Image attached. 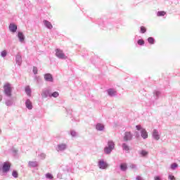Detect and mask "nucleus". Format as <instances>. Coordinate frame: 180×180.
Returning a JSON list of instances; mask_svg holds the SVG:
<instances>
[{
    "instance_id": "1",
    "label": "nucleus",
    "mask_w": 180,
    "mask_h": 180,
    "mask_svg": "<svg viewBox=\"0 0 180 180\" xmlns=\"http://www.w3.org/2000/svg\"><path fill=\"white\" fill-rule=\"evenodd\" d=\"M4 89L6 96L11 98V96H12V87L11 86V84L9 83H6L4 86Z\"/></svg>"
},
{
    "instance_id": "2",
    "label": "nucleus",
    "mask_w": 180,
    "mask_h": 180,
    "mask_svg": "<svg viewBox=\"0 0 180 180\" xmlns=\"http://www.w3.org/2000/svg\"><path fill=\"white\" fill-rule=\"evenodd\" d=\"M1 169L4 175L8 174L11 171V163L9 162H4L1 165Z\"/></svg>"
},
{
    "instance_id": "3",
    "label": "nucleus",
    "mask_w": 180,
    "mask_h": 180,
    "mask_svg": "<svg viewBox=\"0 0 180 180\" xmlns=\"http://www.w3.org/2000/svg\"><path fill=\"white\" fill-rule=\"evenodd\" d=\"M98 167L100 169H108L109 168V164L103 159L99 160L98 162Z\"/></svg>"
},
{
    "instance_id": "4",
    "label": "nucleus",
    "mask_w": 180,
    "mask_h": 180,
    "mask_svg": "<svg viewBox=\"0 0 180 180\" xmlns=\"http://www.w3.org/2000/svg\"><path fill=\"white\" fill-rule=\"evenodd\" d=\"M56 56L59 60H67V56H65L64 52L60 49H56Z\"/></svg>"
},
{
    "instance_id": "5",
    "label": "nucleus",
    "mask_w": 180,
    "mask_h": 180,
    "mask_svg": "<svg viewBox=\"0 0 180 180\" xmlns=\"http://www.w3.org/2000/svg\"><path fill=\"white\" fill-rule=\"evenodd\" d=\"M68 148V146L66 143H58L56 146V151H65V149Z\"/></svg>"
},
{
    "instance_id": "6",
    "label": "nucleus",
    "mask_w": 180,
    "mask_h": 180,
    "mask_svg": "<svg viewBox=\"0 0 180 180\" xmlns=\"http://www.w3.org/2000/svg\"><path fill=\"white\" fill-rule=\"evenodd\" d=\"M44 78L46 82H54V77H53V75H51V73L44 74Z\"/></svg>"
},
{
    "instance_id": "7",
    "label": "nucleus",
    "mask_w": 180,
    "mask_h": 180,
    "mask_svg": "<svg viewBox=\"0 0 180 180\" xmlns=\"http://www.w3.org/2000/svg\"><path fill=\"white\" fill-rule=\"evenodd\" d=\"M51 94V90H50V89H46L42 90V93L41 94V96H42V98H50V95Z\"/></svg>"
},
{
    "instance_id": "8",
    "label": "nucleus",
    "mask_w": 180,
    "mask_h": 180,
    "mask_svg": "<svg viewBox=\"0 0 180 180\" xmlns=\"http://www.w3.org/2000/svg\"><path fill=\"white\" fill-rule=\"evenodd\" d=\"M8 29L11 33H16V32H18V25L13 22H11L8 26Z\"/></svg>"
},
{
    "instance_id": "9",
    "label": "nucleus",
    "mask_w": 180,
    "mask_h": 180,
    "mask_svg": "<svg viewBox=\"0 0 180 180\" xmlns=\"http://www.w3.org/2000/svg\"><path fill=\"white\" fill-rule=\"evenodd\" d=\"M133 139V134L131 131H127L124 133V141H130Z\"/></svg>"
},
{
    "instance_id": "10",
    "label": "nucleus",
    "mask_w": 180,
    "mask_h": 180,
    "mask_svg": "<svg viewBox=\"0 0 180 180\" xmlns=\"http://www.w3.org/2000/svg\"><path fill=\"white\" fill-rule=\"evenodd\" d=\"M152 137L154 139V140H156V141H158L160 139V133L158 132V130L153 129L152 133Z\"/></svg>"
},
{
    "instance_id": "11",
    "label": "nucleus",
    "mask_w": 180,
    "mask_h": 180,
    "mask_svg": "<svg viewBox=\"0 0 180 180\" xmlns=\"http://www.w3.org/2000/svg\"><path fill=\"white\" fill-rule=\"evenodd\" d=\"M17 37L18 38L19 41H20V43H23V41H25V34H23L22 32L18 31Z\"/></svg>"
},
{
    "instance_id": "12",
    "label": "nucleus",
    "mask_w": 180,
    "mask_h": 180,
    "mask_svg": "<svg viewBox=\"0 0 180 180\" xmlns=\"http://www.w3.org/2000/svg\"><path fill=\"white\" fill-rule=\"evenodd\" d=\"M39 167V162L37 161H29L28 167L29 168H37Z\"/></svg>"
},
{
    "instance_id": "13",
    "label": "nucleus",
    "mask_w": 180,
    "mask_h": 180,
    "mask_svg": "<svg viewBox=\"0 0 180 180\" xmlns=\"http://www.w3.org/2000/svg\"><path fill=\"white\" fill-rule=\"evenodd\" d=\"M96 129L98 131H103L105 130V125L102 123H97L96 124Z\"/></svg>"
},
{
    "instance_id": "14",
    "label": "nucleus",
    "mask_w": 180,
    "mask_h": 180,
    "mask_svg": "<svg viewBox=\"0 0 180 180\" xmlns=\"http://www.w3.org/2000/svg\"><path fill=\"white\" fill-rule=\"evenodd\" d=\"M25 106L28 110H32L33 109V104L32 103V101H30V99L26 100Z\"/></svg>"
},
{
    "instance_id": "15",
    "label": "nucleus",
    "mask_w": 180,
    "mask_h": 180,
    "mask_svg": "<svg viewBox=\"0 0 180 180\" xmlns=\"http://www.w3.org/2000/svg\"><path fill=\"white\" fill-rule=\"evenodd\" d=\"M15 63L18 64V65H22V56L20 55V53H18L15 56Z\"/></svg>"
},
{
    "instance_id": "16",
    "label": "nucleus",
    "mask_w": 180,
    "mask_h": 180,
    "mask_svg": "<svg viewBox=\"0 0 180 180\" xmlns=\"http://www.w3.org/2000/svg\"><path fill=\"white\" fill-rule=\"evenodd\" d=\"M44 25L45 27H46L47 29H49L50 30H51V29H53V25L51 24V22H50L47 20H44Z\"/></svg>"
},
{
    "instance_id": "17",
    "label": "nucleus",
    "mask_w": 180,
    "mask_h": 180,
    "mask_svg": "<svg viewBox=\"0 0 180 180\" xmlns=\"http://www.w3.org/2000/svg\"><path fill=\"white\" fill-rule=\"evenodd\" d=\"M141 136L142 139L146 140V139H148V133H147V131L145 129H141Z\"/></svg>"
},
{
    "instance_id": "18",
    "label": "nucleus",
    "mask_w": 180,
    "mask_h": 180,
    "mask_svg": "<svg viewBox=\"0 0 180 180\" xmlns=\"http://www.w3.org/2000/svg\"><path fill=\"white\" fill-rule=\"evenodd\" d=\"M120 169L122 171V172H126L127 171V163H121L120 165Z\"/></svg>"
},
{
    "instance_id": "19",
    "label": "nucleus",
    "mask_w": 180,
    "mask_h": 180,
    "mask_svg": "<svg viewBox=\"0 0 180 180\" xmlns=\"http://www.w3.org/2000/svg\"><path fill=\"white\" fill-rule=\"evenodd\" d=\"M108 96H115L116 91H114L113 89H108L107 90Z\"/></svg>"
},
{
    "instance_id": "20",
    "label": "nucleus",
    "mask_w": 180,
    "mask_h": 180,
    "mask_svg": "<svg viewBox=\"0 0 180 180\" xmlns=\"http://www.w3.org/2000/svg\"><path fill=\"white\" fill-rule=\"evenodd\" d=\"M114 149H112V148H109L108 146H105L104 148V153L105 154H106L107 155H109V154H110L112 153V151H113Z\"/></svg>"
},
{
    "instance_id": "21",
    "label": "nucleus",
    "mask_w": 180,
    "mask_h": 180,
    "mask_svg": "<svg viewBox=\"0 0 180 180\" xmlns=\"http://www.w3.org/2000/svg\"><path fill=\"white\" fill-rule=\"evenodd\" d=\"M107 147L115 150V142L113 141H108Z\"/></svg>"
},
{
    "instance_id": "22",
    "label": "nucleus",
    "mask_w": 180,
    "mask_h": 180,
    "mask_svg": "<svg viewBox=\"0 0 180 180\" xmlns=\"http://www.w3.org/2000/svg\"><path fill=\"white\" fill-rule=\"evenodd\" d=\"M25 91L28 96H30V95H32V89H30V86H27L25 89Z\"/></svg>"
},
{
    "instance_id": "23",
    "label": "nucleus",
    "mask_w": 180,
    "mask_h": 180,
    "mask_svg": "<svg viewBox=\"0 0 180 180\" xmlns=\"http://www.w3.org/2000/svg\"><path fill=\"white\" fill-rule=\"evenodd\" d=\"M160 95H161V92H160L159 91L155 90L153 91V96L155 99H158V98H160Z\"/></svg>"
},
{
    "instance_id": "24",
    "label": "nucleus",
    "mask_w": 180,
    "mask_h": 180,
    "mask_svg": "<svg viewBox=\"0 0 180 180\" xmlns=\"http://www.w3.org/2000/svg\"><path fill=\"white\" fill-rule=\"evenodd\" d=\"M58 96H60L58 91H54L50 94V98H58Z\"/></svg>"
},
{
    "instance_id": "25",
    "label": "nucleus",
    "mask_w": 180,
    "mask_h": 180,
    "mask_svg": "<svg viewBox=\"0 0 180 180\" xmlns=\"http://www.w3.org/2000/svg\"><path fill=\"white\" fill-rule=\"evenodd\" d=\"M147 40L149 44H155V39H154V37H150Z\"/></svg>"
},
{
    "instance_id": "26",
    "label": "nucleus",
    "mask_w": 180,
    "mask_h": 180,
    "mask_svg": "<svg viewBox=\"0 0 180 180\" xmlns=\"http://www.w3.org/2000/svg\"><path fill=\"white\" fill-rule=\"evenodd\" d=\"M178 163L176 162H173L170 165V169L172 170V171H175V169H176V168H178Z\"/></svg>"
},
{
    "instance_id": "27",
    "label": "nucleus",
    "mask_w": 180,
    "mask_h": 180,
    "mask_svg": "<svg viewBox=\"0 0 180 180\" xmlns=\"http://www.w3.org/2000/svg\"><path fill=\"white\" fill-rule=\"evenodd\" d=\"M5 104L6 106H12L13 105V99H7L6 100Z\"/></svg>"
},
{
    "instance_id": "28",
    "label": "nucleus",
    "mask_w": 180,
    "mask_h": 180,
    "mask_svg": "<svg viewBox=\"0 0 180 180\" xmlns=\"http://www.w3.org/2000/svg\"><path fill=\"white\" fill-rule=\"evenodd\" d=\"M139 154L141 155V157H147V155H148V152H147L146 150H142L139 151Z\"/></svg>"
},
{
    "instance_id": "29",
    "label": "nucleus",
    "mask_w": 180,
    "mask_h": 180,
    "mask_svg": "<svg viewBox=\"0 0 180 180\" xmlns=\"http://www.w3.org/2000/svg\"><path fill=\"white\" fill-rule=\"evenodd\" d=\"M45 178H46V179H54V176H53V174L51 173H46L45 174Z\"/></svg>"
},
{
    "instance_id": "30",
    "label": "nucleus",
    "mask_w": 180,
    "mask_h": 180,
    "mask_svg": "<svg viewBox=\"0 0 180 180\" xmlns=\"http://www.w3.org/2000/svg\"><path fill=\"white\" fill-rule=\"evenodd\" d=\"M122 149L124 151H129L130 148L127 143H122Z\"/></svg>"
},
{
    "instance_id": "31",
    "label": "nucleus",
    "mask_w": 180,
    "mask_h": 180,
    "mask_svg": "<svg viewBox=\"0 0 180 180\" xmlns=\"http://www.w3.org/2000/svg\"><path fill=\"white\" fill-rule=\"evenodd\" d=\"M137 44L139 46H144V44H146V42L144 41V39H138Z\"/></svg>"
},
{
    "instance_id": "32",
    "label": "nucleus",
    "mask_w": 180,
    "mask_h": 180,
    "mask_svg": "<svg viewBox=\"0 0 180 180\" xmlns=\"http://www.w3.org/2000/svg\"><path fill=\"white\" fill-rule=\"evenodd\" d=\"M6 56H8V51H6V50H4L1 52V57H2L3 58H5Z\"/></svg>"
},
{
    "instance_id": "33",
    "label": "nucleus",
    "mask_w": 180,
    "mask_h": 180,
    "mask_svg": "<svg viewBox=\"0 0 180 180\" xmlns=\"http://www.w3.org/2000/svg\"><path fill=\"white\" fill-rule=\"evenodd\" d=\"M34 80L36 81L37 84H41V78L40 77V76H35Z\"/></svg>"
},
{
    "instance_id": "34",
    "label": "nucleus",
    "mask_w": 180,
    "mask_h": 180,
    "mask_svg": "<svg viewBox=\"0 0 180 180\" xmlns=\"http://www.w3.org/2000/svg\"><path fill=\"white\" fill-rule=\"evenodd\" d=\"M166 13L165 11H158L157 16H165Z\"/></svg>"
},
{
    "instance_id": "35",
    "label": "nucleus",
    "mask_w": 180,
    "mask_h": 180,
    "mask_svg": "<svg viewBox=\"0 0 180 180\" xmlns=\"http://www.w3.org/2000/svg\"><path fill=\"white\" fill-rule=\"evenodd\" d=\"M146 32H147V28H146V27H144V26H141L140 27V32L142 34H144V33H146Z\"/></svg>"
},
{
    "instance_id": "36",
    "label": "nucleus",
    "mask_w": 180,
    "mask_h": 180,
    "mask_svg": "<svg viewBox=\"0 0 180 180\" xmlns=\"http://www.w3.org/2000/svg\"><path fill=\"white\" fill-rule=\"evenodd\" d=\"M12 176H13V178H18V176H19V174H18V171L13 170Z\"/></svg>"
},
{
    "instance_id": "37",
    "label": "nucleus",
    "mask_w": 180,
    "mask_h": 180,
    "mask_svg": "<svg viewBox=\"0 0 180 180\" xmlns=\"http://www.w3.org/2000/svg\"><path fill=\"white\" fill-rule=\"evenodd\" d=\"M70 136L72 137H77V131L75 130H70Z\"/></svg>"
},
{
    "instance_id": "38",
    "label": "nucleus",
    "mask_w": 180,
    "mask_h": 180,
    "mask_svg": "<svg viewBox=\"0 0 180 180\" xmlns=\"http://www.w3.org/2000/svg\"><path fill=\"white\" fill-rule=\"evenodd\" d=\"M39 70L37 69V67L34 66L32 69V72L34 75H37Z\"/></svg>"
},
{
    "instance_id": "39",
    "label": "nucleus",
    "mask_w": 180,
    "mask_h": 180,
    "mask_svg": "<svg viewBox=\"0 0 180 180\" xmlns=\"http://www.w3.org/2000/svg\"><path fill=\"white\" fill-rule=\"evenodd\" d=\"M136 130H138V131H141V130L144 129V128H143L141 125H136Z\"/></svg>"
},
{
    "instance_id": "40",
    "label": "nucleus",
    "mask_w": 180,
    "mask_h": 180,
    "mask_svg": "<svg viewBox=\"0 0 180 180\" xmlns=\"http://www.w3.org/2000/svg\"><path fill=\"white\" fill-rule=\"evenodd\" d=\"M134 136H135L136 139H140V132L137 131H134Z\"/></svg>"
},
{
    "instance_id": "41",
    "label": "nucleus",
    "mask_w": 180,
    "mask_h": 180,
    "mask_svg": "<svg viewBox=\"0 0 180 180\" xmlns=\"http://www.w3.org/2000/svg\"><path fill=\"white\" fill-rule=\"evenodd\" d=\"M168 179H169V180H176V178H175V176H174L172 174H169Z\"/></svg>"
},
{
    "instance_id": "42",
    "label": "nucleus",
    "mask_w": 180,
    "mask_h": 180,
    "mask_svg": "<svg viewBox=\"0 0 180 180\" xmlns=\"http://www.w3.org/2000/svg\"><path fill=\"white\" fill-rule=\"evenodd\" d=\"M39 157H40L41 160H44V158H46V155L44 153H41L39 155Z\"/></svg>"
},
{
    "instance_id": "43",
    "label": "nucleus",
    "mask_w": 180,
    "mask_h": 180,
    "mask_svg": "<svg viewBox=\"0 0 180 180\" xmlns=\"http://www.w3.org/2000/svg\"><path fill=\"white\" fill-rule=\"evenodd\" d=\"M129 167L131 169H136V168H137V166L134 164H132L129 166Z\"/></svg>"
},
{
    "instance_id": "44",
    "label": "nucleus",
    "mask_w": 180,
    "mask_h": 180,
    "mask_svg": "<svg viewBox=\"0 0 180 180\" xmlns=\"http://www.w3.org/2000/svg\"><path fill=\"white\" fill-rule=\"evenodd\" d=\"M136 180H144V179H143V177H141V176H136Z\"/></svg>"
},
{
    "instance_id": "45",
    "label": "nucleus",
    "mask_w": 180,
    "mask_h": 180,
    "mask_svg": "<svg viewBox=\"0 0 180 180\" xmlns=\"http://www.w3.org/2000/svg\"><path fill=\"white\" fill-rule=\"evenodd\" d=\"M154 180H162V179H161V177L160 176H155L154 177Z\"/></svg>"
},
{
    "instance_id": "46",
    "label": "nucleus",
    "mask_w": 180,
    "mask_h": 180,
    "mask_svg": "<svg viewBox=\"0 0 180 180\" xmlns=\"http://www.w3.org/2000/svg\"><path fill=\"white\" fill-rule=\"evenodd\" d=\"M63 171H66L67 172H68V171H70V168H68V166H66L65 169L63 168Z\"/></svg>"
},
{
    "instance_id": "47",
    "label": "nucleus",
    "mask_w": 180,
    "mask_h": 180,
    "mask_svg": "<svg viewBox=\"0 0 180 180\" xmlns=\"http://www.w3.org/2000/svg\"><path fill=\"white\" fill-rule=\"evenodd\" d=\"M13 153L14 154H17V153H18V150H17L16 149H13Z\"/></svg>"
},
{
    "instance_id": "48",
    "label": "nucleus",
    "mask_w": 180,
    "mask_h": 180,
    "mask_svg": "<svg viewBox=\"0 0 180 180\" xmlns=\"http://www.w3.org/2000/svg\"><path fill=\"white\" fill-rule=\"evenodd\" d=\"M2 95L0 94V102L2 101Z\"/></svg>"
},
{
    "instance_id": "49",
    "label": "nucleus",
    "mask_w": 180,
    "mask_h": 180,
    "mask_svg": "<svg viewBox=\"0 0 180 180\" xmlns=\"http://www.w3.org/2000/svg\"><path fill=\"white\" fill-rule=\"evenodd\" d=\"M1 129H0V133H1Z\"/></svg>"
},
{
    "instance_id": "50",
    "label": "nucleus",
    "mask_w": 180,
    "mask_h": 180,
    "mask_svg": "<svg viewBox=\"0 0 180 180\" xmlns=\"http://www.w3.org/2000/svg\"><path fill=\"white\" fill-rule=\"evenodd\" d=\"M0 172H1V168H0Z\"/></svg>"
}]
</instances>
